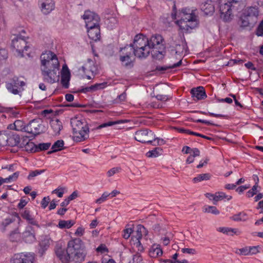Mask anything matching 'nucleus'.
Instances as JSON below:
<instances>
[{
	"instance_id": "69168bd1",
	"label": "nucleus",
	"mask_w": 263,
	"mask_h": 263,
	"mask_svg": "<svg viewBox=\"0 0 263 263\" xmlns=\"http://www.w3.org/2000/svg\"><path fill=\"white\" fill-rule=\"evenodd\" d=\"M28 201L25 199H21L19 203L18 204L17 207L20 209H22L27 204Z\"/></svg>"
},
{
	"instance_id": "49530a36",
	"label": "nucleus",
	"mask_w": 263,
	"mask_h": 263,
	"mask_svg": "<svg viewBox=\"0 0 263 263\" xmlns=\"http://www.w3.org/2000/svg\"><path fill=\"white\" fill-rule=\"evenodd\" d=\"M236 253L241 255H250V250L249 248L245 247L238 249Z\"/></svg>"
},
{
	"instance_id": "864d4df0",
	"label": "nucleus",
	"mask_w": 263,
	"mask_h": 263,
	"mask_svg": "<svg viewBox=\"0 0 263 263\" xmlns=\"http://www.w3.org/2000/svg\"><path fill=\"white\" fill-rule=\"evenodd\" d=\"M182 64V60H180L179 62H178L177 63H175L173 65H169L168 66H167V67L166 68H164V67H161L160 70H166V69H173V68H175L177 67H179Z\"/></svg>"
},
{
	"instance_id": "20e7f679",
	"label": "nucleus",
	"mask_w": 263,
	"mask_h": 263,
	"mask_svg": "<svg viewBox=\"0 0 263 263\" xmlns=\"http://www.w3.org/2000/svg\"><path fill=\"white\" fill-rule=\"evenodd\" d=\"M182 16L180 20L176 22L182 33H186L195 28L198 25L197 16L195 12L190 9H183Z\"/></svg>"
},
{
	"instance_id": "79ce46f5",
	"label": "nucleus",
	"mask_w": 263,
	"mask_h": 263,
	"mask_svg": "<svg viewBox=\"0 0 263 263\" xmlns=\"http://www.w3.org/2000/svg\"><path fill=\"white\" fill-rule=\"evenodd\" d=\"M107 86V83L103 82L101 83H96L91 85L92 91L94 92L99 90L104 89Z\"/></svg>"
},
{
	"instance_id": "c756f323",
	"label": "nucleus",
	"mask_w": 263,
	"mask_h": 263,
	"mask_svg": "<svg viewBox=\"0 0 263 263\" xmlns=\"http://www.w3.org/2000/svg\"><path fill=\"white\" fill-rule=\"evenodd\" d=\"M74 224V221L72 220H61L59 221L58 227L62 229H69Z\"/></svg>"
},
{
	"instance_id": "1a4fd4ad",
	"label": "nucleus",
	"mask_w": 263,
	"mask_h": 263,
	"mask_svg": "<svg viewBox=\"0 0 263 263\" xmlns=\"http://www.w3.org/2000/svg\"><path fill=\"white\" fill-rule=\"evenodd\" d=\"M135 139L141 143H152L155 141V135L152 130L144 128L135 133Z\"/></svg>"
},
{
	"instance_id": "4468645a",
	"label": "nucleus",
	"mask_w": 263,
	"mask_h": 263,
	"mask_svg": "<svg viewBox=\"0 0 263 263\" xmlns=\"http://www.w3.org/2000/svg\"><path fill=\"white\" fill-rule=\"evenodd\" d=\"M25 85V82L21 81L18 78H16L14 79L11 82L7 83L6 88L11 93L17 95L24 90L22 87Z\"/></svg>"
},
{
	"instance_id": "f3484780",
	"label": "nucleus",
	"mask_w": 263,
	"mask_h": 263,
	"mask_svg": "<svg viewBox=\"0 0 263 263\" xmlns=\"http://www.w3.org/2000/svg\"><path fill=\"white\" fill-rule=\"evenodd\" d=\"M191 93L193 100L196 101L204 99L206 97L204 89L202 86L192 89Z\"/></svg>"
},
{
	"instance_id": "774afa93",
	"label": "nucleus",
	"mask_w": 263,
	"mask_h": 263,
	"mask_svg": "<svg viewBox=\"0 0 263 263\" xmlns=\"http://www.w3.org/2000/svg\"><path fill=\"white\" fill-rule=\"evenodd\" d=\"M245 65L248 69H251L254 71L256 70V68L254 66L253 63L251 62H248V63H246Z\"/></svg>"
},
{
	"instance_id": "a878e982",
	"label": "nucleus",
	"mask_w": 263,
	"mask_h": 263,
	"mask_svg": "<svg viewBox=\"0 0 263 263\" xmlns=\"http://www.w3.org/2000/svg\"><path fill=\"white\" fill-rule=\"evenodd\" d=\"M144 229V227L140 226L139 228H138V230L137 231V240L136 242L134 243L133 248L134 249L137 250V251L139 252H142L144 250V248L143 246L142 245L140 241V239L142 237V234L141 232V228Z\"/></svg>"
},
{
	"instance_id": "0eeeda50",
	"label": "nucleus",
	"mask_w": 263,
	"mask_h": 263,
	"mask_svg": "<svg viewBox=\"0 0 263 263\" xmlns=\"http://www.w3.org/2000/svg\"><path fill=\"white\" fill-rule=\"evenodd\" d=\"M120 60L125 66H132L135 60V48L133 43L126 45L120 50Z\"/></svg>"
},
{
	"instance_id": "ddd939ff",
	"label": "nucleus",
	"mask_w": 263,
	"mask_h": 263,
	"mask_svg": "<svg viewBox=\"0 0 263 263\" xmlns=\"http://www.w3.org/2000/svg\"><path fill=\"white\" fill-rule=\"evenodd\" d=\"M11 46L22 56L24 50H27L28 48L26 39L22 35H14V37L12 39Z\"/></svg>"
},
{
	"instance_id": "9d476101",
	"label": "nucleus",
	"mask_w": 263,
	"mask_h": 263,
	"mask_svg": "<svg viewBox=\"0 0 263 263\" xmlns=\"http://www.w3.org/2000/svg\"><path fill=\"white\" fill-rule=\"evenodd\" d=\"M219 10L220 12V17L226 22L232 20L234 16V12L237 11L235 6L231 5L228 2L221 4L219 6Z\"/></svg>"
},
{
	"instance_id": "0e129e2a",
	"label": "nucleus",
	"mask_w": 263,
	"mask_h": 263,
	"mask_svg": "<svg viewBox=\"0 0 263 263\" xmlns=\"http://www.w3.org/2000/svg\"><path fill=\"white\" fill-rule=\"evenodd\" d=\"M52 193L57 194L58 196L60 198H61L63 196L64 189H55L54 191H53Z\"/></svg>"
},
{
	"instance_id": "5fc2aeb1",
	"label": "nucleus",
	"mask_w": 263,
	"mask_h": 263,
	"mask_svg": "<svg viewBox=\"0 0 263 263\" xmlns=\"http://www.w3.org/2000/svg\"><path fill=\"white\" fill-rule=\"evenodd\" d=\"M50 201V198L49 197H45L43 198L41 201V205L43 209H45Z\"/></svg>"
},
{
	"instance_id": "680f3d73",
	"label": "nucleus",
	"mask_w": 263,
	"mask_h": 263,
	"mask_svg": "<svg viewBox=\"0 0 263 263\" xmlns=\"http://www.w3.org/2000/svg\"><path fill=\"white\" fill-rule=\"evenodd\" d=\"M79 92L83 93H87L88 92H92L91 86L89 87H82L78 90Z\"/></svg>"
},
{
	"instance_id": "412c9836",
	"label": "nucleus",
	"mask_w": 263,
	"mask_h": 263,
	"mask_svg": "<svg viewBox=\"0 0 263 263\" xmlns=\"http://www.w3.org/2000/svg\"><path fill=\"white\" fill-rule=\"evenodd\" d=\"M41 11L45 14H49L54 8V2L53 0H45L41 2Z\"/></svg>"
},
{
	"instance_id": "393cba45",
	"label": "nucleus",
	"mask_w": 263,
	"mask_h": 263,
	"mask_svg": "<svg viewBox=\"0 0 263 263\" xmlns=\"http://www.w3.org/2000/svg\"><path fill=\"white\" fill-rule=\"evenodd\" d=\"M81 69L83 72L85 73L91 72L93 74L95 73L97 71L96 67L95 66L93 61L90 60H88V62L82 66Z\"/></svg>"
},
{
	"instance_id": "a211bd4d",
	"label": "nucleus",
	"mask_w": 263,
	"mask_h": 263,
	"mask_svg": "<svg viewBox=\"0 0 263 263\" xmlns=\"http://www.w3.org/2000/svg\"><path fill=\"white\" fill-rule=\"evenodd\" d=\"M89 37L95 41L99 40L100 38V29L99 24L92 26V27H86Z\"/></svg>"
},
{
	"instance_id": "f8f14e48",
	"label": "nucleus",
	"mask_w": 263,
	"mask_h": 263,
	"mask_svg": "<svg viewBox=\"0 0 263 263\" xmlns=\"http://www.w3.org/2000/svg\"><path fill=\"white\" fill-rule=\"evenodd\" d=\"M21 221V218L17 213L14 216L5 219L1 223L2 231H11L15 228L19 227Z\"/></svg>"
},
{
	"instance_id": "b1692460",
	"label": "nucleus",
	"mask_w": 263,
	"mask_h": 263,
	"mask_svg": "<svg viewBox=\"0 0 263 263\" xmlns=\"http://www.w3.org/2000/svg\"><path fill=\"white\" fill-rule=\"evenodd\" d=\"M163 251L159 245L154 244L149 249V255L152 258H157L162 256Z\"/></svg>"
},
{
	"instance_id": "39448f33",
	"label": "nucleus",
	"mask_w": 263,
	"mask_h": 263,
	"mask_svg": "<svg viewBox=\"0 0 263 263\" xmlns=\"http://www.w3.org/2000/svg\"><path fill=\"white\" fill-rule=\"evenodd\" d=\"M135 56L139 59L147 57L152 51L148 46V38L142 34L136 35L134 39Z\"/></svg>"
},
{
	"instance_id": "2eb2a0df",
	"label": "nucleus",
	"mask_w": 263,
	"mask_h": 263,
	"mask_svg": "<svg viewBox=\"0 0 263 263\" xmlns=\"http://www.w3.org/2000/svg\"><path fill=\"white\" fill-rule=\"evenodd\" d=\"M34 257L31 253H20L15 254L11 258V263H33Z\"/></svg>"
},
{
	"instance_id": "dca6fc26",
	"label": "nucleus",
	"mask_w": 263,
	"mask_h": 263,
	"mask_svg": "<svg viewBox=\"0 0 263 263\" xmlns=\"http://www.w3.org/2000/svg\"><path fill=\"white\" fill-rule=\"evenodd\" d=\"M86 27H92L99 24L100 17L98 15L90 11H86L83 15Z\"/></svg>"
},
{
	"instance_id": "72a5a7b5",
	"label": "nucleus",
	"mask_w": 263,
	"mask_h": 263,
	"mask_svg": "<svg viewBox=\"0 0 263 263\" xmlns=\"http://www.w3.org/2000/svg\"><path fill=\"white\" fill-rule=\"evenodd\" d=\"M211 178V175L209 173L201 174L198 175L197 177L193 178V181L194 183L199 182L201 181L208 180Z\"/></svg>"
},
{
	"instance_id": "4c0bfd02",
	"label": "nucleus",
	"mask_w": 263,
	"mask_h": 263,
	"mask_svg": "<svg viewBox=\"0 0 263 263\" xmlns=\"http://www.w3.org/2000/svg\"><path fill=\"white\" fill-rule=\"evenodd\" d=\"M14 126L15 127V130L26 132V125L22 120H17L14 122Z\"/></svg>"
},
{
	"instance_id": "58836bf2",
	"label": "nucleus",
	"mask_w": 263,
	"mask_h": 263,
	"mask_svg": "<svg viewBox=\"0 0 263 263\" xmlns=\"http://www.w3.org/2000/svg\"><path fill=\"white\" fill-rule=\"evenodd\" d=\"M191 155L188 157L186 160V162L188 164L192 163L194 161V158L200 155V151L197 148H194L193 153L190 154Z\"/></svg>"
},
{
	"instance_id": "6ab92c4d",
	"label": "nucleus",
	"mask_w": 263,
	"mask_h": 263,
	"mask_svg": "<svg viewBox=\"0 0 263 263\" xmlns=\"http://www.w3.org/2000/svg\"><path fill=\"white\" fill-rule=\"evenodd\" d=\"M50 145L51 143L49 142L40 143L38 145H35L33 142H28L26 145V148H27V147H31L30 150L31 151L36 152L47 150L49 148Z\"/></svg>"
},
{
	"instance_id": "f704fd0d",
	"label": "nucleus",
	"mask_w": 263,
	"mask_h": 263,
	"mask_svg": "<svg viewBox=\"0 0 263 263\" xmlns=\"http://www.w3.org/2000/svg\"><path fill=\"white\" fill-rule=\"evenodd\" d=\"M7 143L12 146L17 145L20 142V138L18 135H13L7 140Z\"/></svg>"
},
{
	"instance_id": "37998d69",
	"label": "nucleus",
	"mask_w": 263,
	"mask_h": 263,
	"mask_svg": "<svg viewBox=\"0 0 263 263\" xmlns=\"http://www.w3.org/2000/svg\"><path fill=\"white\" fill-rule=\"evenodd\" d=\"M45 172V170H35L33 171H31L27 177V179L28 180L32 179L33 177L37 176V175H41L43 173Z\"/></svg>"
},
{
	"instance_id": "6e6552de",
	"label": "nucleus",
	"mask_w": 263,
	"mask_h": 263,
	"mask_svg": "<svg viewBox=\"0 0 263 263\" xmlns=\"http://www.w3.org/2000/svg\"><path fill=\"white\" fill-rule=\"evenodd\" d=\"M45 127L40 118H36L30 121L26 125V132L36 136L44 132Z\"/></svg>"
},
{
	"instance_id": "8fccbe9b",
	"label": "nucleus",
	"mask_w": 263,
	"mask_h": 263,
	"mask_svg": "<svg viewBox=\"0 0 263 263\" xmlns=\"http://www.w3.org/2000/svg\"><path fill=\"white\" fill-rule=\"evenodd\" d=\"M133 232V230L132 228H125L123 231V237L126 239L129 238Z\"/></svg>"
},
{
	"instance_id": "423d86ee",
	"label": "nucleus",
	"mask_w": 263,
	"mask_h": 263,
	"mask_svg": "<svg viewBox=\"0 0 263 263\" xmlns=\"http://www.w3.org/2000/svg\"><path fill=\"white\" fill-rule=\"evenodd\" d=\"M258 15L259 12L257 7H248L240 18V27L245 29L253 27L257 22Z\"/></svg>"
},
{
	"instance_id": "9b49d317",
	"label": "nucleus",
	"mask_w": 263,
	"mask_h": 263,
	"mask_svg": "<svg viewBox=\"0 0 263 263\" xmlns=\"http://www.w3.org/2000/svg\"><path fill=\"white\" fill-rule=\"evenodd\" d=\"M163 41L162 36L159 34L153 35L150 39H148V46L152 51H155L161 54L164 48Z\"/></svg>"
},
{
	"instance_id": "c85d7f7f",
	"label": "nucleus",
	"mask_w": 263,
	"mask_h": 263,
	"mask_svg": "<svg viewBox=\"0 0 263 263\" xmlns=\"http://www.w3.org/2000/svg\"><path fill=\"white\" fill-rule=\"evenodd\" d=\"M55 253L58 257L61 260L62 263L68 262V254L65 253L64 250L62 248L56 250Z\"/></svg>"
},
{
	"instance_id": "3c124183",
	"label": "nucleus",
	"mask_w": 263,
	"mask_h": 263,
	"mask_svg": "<svg viewBox=\"0 0 263 263\" xmlns=\"http://www.w3.org/2000/svg\"><path fill=\"white\" fill-rule=\"evenodd\" d=\"M19 174L20 173L18 172H15L12 175H10L8 177L6 178V181H7L8 182H10L11 181H14L16 180V179L18 178Z\"/></svg>"
},
{
	"instance_id": "de8ad7c7",
	"label": "nucleus",
	"mask_w": 263,
	"mask_h": 263,
	"mask_svg": "<svg viewBox=\"0 0 263 263\" xmlns=\"http://www.w3.org/2000/svg\"><path fill=\"white\" fill-rule=\"evenodd\" d=\"M109 196V194H108L107 192H104L102 194L101 197L97 199L96 200V203L98 204H101L102 202H104L106 200L107 197Z\"/></svg>"
},
{
	"instance_id": "09e8293b",
	"label": "nucleus",
	"mask_w": 263,
	"mask_h": 263,
	"mask_svg": "<svg viewBox=\"0 0 263 263\" xmlns=\"http://www.w3.org/2000/svg\"><path fill=\"white\" fill-rule=\"evenodd\" d=\"M226 232L225 234L229 235L230 233L238 235L241 234V231L237 229H233L231 228L226 227Z\"/></svg>"
},
{
	"instance_id": "4d7b16f0",
	"label": "nucleus",
	"mask_w": 263,
	"mask_h": 263,
	"mask_svg": "<svg viewBox=\"0 0 263 263\" xmlns=\"http://www.w3.org/2000/svg\"><path fill=\"white\" fill-rule=\"evenodd\" d=\"M97 251L98 252H100L101 253H103L105 252H107L108 251V249L107 248H106V246L104 244H102L100 246H99L97 248Z\"/></svg>"
},
{
	"instance_id": "6e6d98bb",
	"label": "nucleus",
	"mask_w": 263,
	"mask_h": 263,
	"mask_svg": "<svg viewBox=\"0 0 263 263\" xmlns=\"http://www.w3.org/2000/svg\"><path fill=\"white\" fill-rule=\"evenodd\" d=\"M182 252L183 253H187L190 254H195L196 253L195 249L192 248H183L182 249Z\"/></svg>"
},
{
	"instance_id": "13d9d810",
	"label": "nucleus",
	"mask_w": 263,
	"mask_h": 263,
	"mask_svg": "<svg viewBox=\"0 0 263 263\" xmlns=\"http://www.w3.org/2000/svg\"><path fill=\"white\" fill-rule=\"evenodd\" d=\"M68 82L69 79L66 77H64L63 76H62L61 83L64 88H67L68 87Z\"/></svg>"
},
{
	"instance_id": "a18cd8bd",
	"label": "nucleus",
	"mask_w": 263,
	"mask_h": 263,
	"mask_svg": "<svg viewBox=\"0 0 263 263\" xmlns=\"http://www.w3.org/2000/svg\"><path fill=\"white\" fill-rule=\"evenodd\" d=\"M258 183L256 182L255 184L252 187V189L249 190L247 193V196L249 198L253 197L254 195H255L257 193V189L258 187Z\"/></svg>"
},
{
	"instance_id": "f03ea898",
	"label": "nucleus",
	"mask_w": 263,
	"mask_h": 263,
	"mask_svg": "<svg viewBox=\"0 0 263 263\" xmlns=\"http://www.w3.org/2000/svg\"><path fill=\"white\" fill-rule=\"evenodd\" d=\"M68 254V262H82L85 260L87 255L84 243L80 238H74L70 240L67 243L66 248Z\"/></svg>"
},
{
	"instance_id": "aec40b11",
	"label": "nucleus",
	"mask_w": 263,
	"mask_h": 263,
	"mask_svg": "<svg viewBox=\"0 0 263 263\" xmlns=\"http://www.w3.org/2000/svg\"><path fill=\"white\" fill-rule=\"evenodd\" d=\"M32 231V227L28 226L26 227L25 231L22 233V237L26 242L30 243L35 240V235Z\"/></svg>"
},
{
	"instance_id": "f257e3e1",
	"label": "nucleus",
	"mask_w": 263,
	"mask_h": 263,
	"mask_svg": "<svg viewBox=\"0 0 263 263\" xmlns=\"http://www.w3.org/2000/svg\"><path fill=\"white\" fill-rule=\"evenodd\" d=\"M40 60L43 80L51 84L58 81L60 63L57 55L50 51H46L41 54Z\"/></svg>"
},
{
	"instance_id": "2f4dec72",
	"label": "nucleus",
	"mask_w": 263,
	"mask_h": 263,
	"mask_svg": "<svg viewBox=\"0 0 263 263\" xmlns=\"http://www.w3.org/2000/svg\"><path fill=\"white\" fill-rule=\"evenodd\" d=\"M224 198H227L228 200L232 199V196H227L223 192H218L215 194V202H213L214 204H216L218 201L221 200Z\"/></svg>"
},
{
	"instance_id": "4be33fe9",
	"label": "nucleus",
	"mask_w": 263,
	"mask_h": 263,
	"mask_svg": "<svg viewBox=\"0 0 263 263\" xmlns=\"http://www.w3.org/2000/svg\"><path fill=\"white\" fill-rule=\"evenodd\" d=\"M21 215L23 218L26 219L30 224L39 227L37 222L35 220L33 216H32L30 211L27 208L24 209L21 213Z\"/></svg>"
},
{
	"instance_id": "e2e57ef3",
	"label": "nucleus",
	"mask_w": 263,
	"mask_h": 263,
	"mask_svg": "<svg viewBox=\"0 0 263 263\" xmlns=\"http://www.w3.org/2000/svg\"><path fill=\"white\" fill-rule=\"evenodd\" d=\"M194 148H191L187 146H185L183 147L182 152L185 154H192L193 153Z\"/></svg>"
},
{
	"instance_id": "5701e85b",
	"label": "nucleus",
	"mask_w": 263,
	"mask_h": 263,
	"mask_svg": "<svg viewBox=\"0 0 263 263\" xmlns=\"http://www.w3.org/2000/svg\"><path fill=\"white\" fill-rule=\"evenodd\" d=\"M201 9L205 15H211L215 10L212 1L208 0L201 4Z\"/></svg>"
},
{
	"instance_id": "cd10ccee",
	"label": "nucleus",
	"mask_w": 263,
	"mask_h": 263,
	"mask_svg": "<svg viewBox=\"0 0 263 263\" xmlns=\"http://www.w3.org/2000/svg\"><path fill=\"white\" fill-rule=\"evenodd\" d=\"M19 227L15 228L13 230L10 231L9 234V238L12 241H16L19 240L21 236V233L19 231Z\"/></svg>"
},
{
	"instance_id": "bf43d9fd",
	"label": "nucleus",
	"mask_w": 263,
	"mask_h": 263,
	"mask_svg": "<svg viewBox=\"0 0 263 263\" xmlns=\"http://www.w3.org/2000/svg\"><path fill=\"white\" fill-rule=\"evenodd\" d=\"M256 34L258 36L263 35V20L257 28Z\"/></svg>"
},
{
	"instance_id": "052dcab7",
	"label": "nucleus",
	"mask_w": 263,
	"mask_h": 263,
	"mask_svg": "<svg viewBox=\"0 0 263 263\" xmlns=\"http://www.w3.org/2000/svg\"><path fill=\"white\" fill-rule=\"evenodd\" d=\"M259 246H253L249 247L250 254H256L259 252L258 250Z\"/></svg>"
},
{
	"instance_id": "a19ab883",
	"label": "nucleus",
	"mask_w": 263,
	"mask_h": 263,
	"mask_svg": "<svg viewBox=\"0 0 263 263\" xmlns=\"http://www.w3.org/2000/svg\"><path fill=\"white\" fill-rule=\"evenodd\" d=\"M126 121H124V120H118V121H109V122H108L107 123H105L101 124L100 125H99L98 127H97L96 129H101V128H103V127H106L107 126H112V125H114L116 124H120V123H124Z\"/></svg>"
},
{
	"instance_id": "bb28decb",
	"label": "nucleus",
	"mask_w": 263,
	"mask_h": 263,
	"mask_svg": "<svg viewBox=\"0 0 263 263\" xmlns=\"http://www.w3.org/2000/svg\"><path fill=\"white\" fill-rule=\"evenodd\" d=\"M50 124L55 134H59L63 127L62 122L59 119L51 120Z\"/></svg>"
},
{
	"instance_id": "603ef678",
	"label": "nucleus",
	"mask_w": 263,
	"mask_h": 263,
	"mask_svg": "<svg viewBox=\"0 0 263 263\" xmlns=\"http://www.w3.org/2000/svg\"><path fill=\"white\" fill-rule=\"evenodd\" d=\"M120 170L121 168L120 167L112 168L111 169L109 170L107 173L108 177H110L112 176L115 174L119 173Z\"/></svg>"
},
{
	"instance_id": "c03bdc74",
	"label": "nucleus",
	"mask_w": 263,
	"mask_h": 263,
	"mask_svg": "<svg viewBox=\"0 0 263 263\" xmlns=\"http://www.w3.org/2000/svg\"><path fill=\"white\" fill-rule=\"evenodd\" d=\"M50 239L46 237L41 240L40 243V247L43 249H47L50 246Z\"/></svg>"
},
{
	"instance_id": "c9c22d12",
	"label": "nucleus",
	"mask_w": 263,
	"mask_h": 263,
	"mask_svg": "<svg viewBox=\"0 0 263 263\" xmlns=\"http://www.w3.org/2000/svg\"><path fill=\"white\" fill-rule=\"evenodd\" d=\"M203 212L204 213H211L214 215H218L219 211L214 206L205 205L203 208Z\"/></svg>"
},
{
	"instance_id": "e433bc0d",
	"label": "nucleus",
	"mask_w": 263,
	"mask_h": 263,
	"mask_svg": "<svg viewBox=\"0 0 263 263\" xmlns=\"http://www.w3.org/2000/svg\"><path fill=\"white\" fill-rule=\"evenodd\" d=\"M244 0H228V3L232 5H235L236 11H240L244 6Z\"/></svg>"
},
{
	"instance_id": "473e14b6",
	"label": "nucleus",
	"mask_w": 263,
	"mask_h": 263,
	"mask_svg": "<svg viewBox=\"0 0 263 263\" xmlns=\"http://www.w3.org/2000/svg\"><path fill=\"white\" fill-rule=\"evenodd\" d=\"M232 219L236 221H245L248 219V215L245 212H240L234 215Z\"/></svg>"
},
{
	"instance_id": "ea45409f",
	"label": "nucleus",
	"mask_w": 263,
	"mask_h": 263,
	"mask_svg": "<svg viewBox=\"0 0 263 263\" xmlns=\"http://www.w3.org/2000/svg\"><path fill=\"white\" fill-rule=\"evenodd\" d=\"M162 151V149L160 147H156L152 151H148L146 156L147 157H156L160 155V153Z\"/></svg>"
},
{
	"instance_id": "338daca9",
	"label": "nucleus",
	"mask_w": 263,
	"mask_h": 263,
	"mask_svg": "<svg viewBox=\"0 0 263 263\" xmlns=\"http://www.w3.org/2000/svg\"><path fill=\"white\" fill-rule=\"evenodd\" d=\"M84 229L82 227H79L75 232V235L78 236H81L83 235Z\"/></svg>"
},
{
	"instance_id": "7ed1b4c3",
	"label": "nucleus",
	"mask_w": 263,
	"mask_h": 263,
	"mask_svg": "<svg viewBox=\"0 0 263 263\" xmlns=\"http://www.w3.org/2000/svg\"><path fill=\"white\" fill-rule=\"evenodd\" d=\"M73 140L77 142L84 141L89 137V127L86 121L83 119L74 117L71 119Z\"/></svg>"
},
{
	"instance_id": "7c9ffc66",
	"label": "nucleus",
	"mask_w": 263,
	"mask_h": 263,
	"mask_svg": "<svg viewBox=\"0 0 263 263\" xmlns=\"http://www.w3.org/2000/svg\"><path fill=\"white\" fill-rule=\"evenodd\" d=\"M64 143L62 140H59L57 141L52 146L51 149L52 151H49L48 154H51L52 153L61 150L64 146Z\"/></svg>"
}]
</instances>
